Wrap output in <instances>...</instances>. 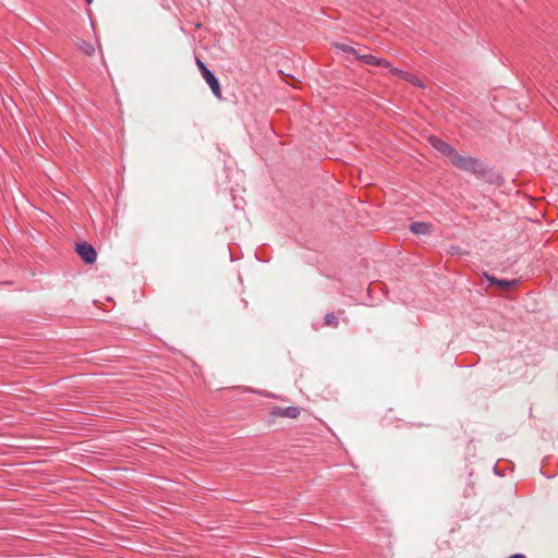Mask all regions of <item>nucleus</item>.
<instances>
[{
	"instance_id": "12",
	"label": "nucleus",
	"mask_w": 558,
	"mask_h": 558,
	"mask_svg": "<svg viewBox=\"0 0 558 558\" xmlns=\"http://www.w3.org/2000/svg\"><path fill=\"white\" fill-rule=\"evenodd\" d=\"M82 50H83L86 54H93V53H94V48H93L90 45H84V46H82Z\"/></svg>"
},
{
	"instance_id": "3",
	"label": "nucleus",
	"mask_w": 558,
	"mask_h": 558,
	"mask_svg": "<svg viewBox=\"0 0 558 558\" xmlns=\"http://www.w3.org/2000/svg\"><path fill=\"white\" fill-rule=\"evenodd\" d=\"M428 142L433 146V148H435L436 150H438L442 155L447 156L449 158V160H451L453 155L457 153L454 150V148H452L449 144H447L446 142L441 141L438 137L430 136L428 138Z\"/></svg>"
},
{
	"instance_id": "10",
	"label": "nucleus",
	"mask_w": 558,
	"mask_h": 558,
	"mask_svg": "<svg viewBox=\"0 0 558 558\" xmlns=\"http://www.w3.org/2000/svg\"><path fill=\"white\" fill-rule=\"evenodd\" d=\"M324 320H325V325H327V326H337L338 325V319L333 313L326 314L324 317Z\"/></svg>"
},
{
	"instance_id": "2",
	"label": "nucleus",
	"mask_w": 558,
	"mask_h": 558,
	"mask_svg": "<svg viewBox=\"0 0 558 558\" xmlns=\"http://www.w3.org/2000/svg\"><path fill=\"white\" fill-rule=\"evenodd\" d=\"M76 252L86 264L95 263L97 253L90 244H87L86 242L77 244Z\"/></svg>"
},
{
	"instance_id": "1",
	"label": "nucleus",
	"mask_w": 558,
	"mask_h": 558,
	"mask_svg": "<svg viewBox=\"0 0 558 558\" xmlns=\"http://www.w3.org/2000/svg\"><path fill=\"white\" fill-rule=\"evenodd\" d=\"M450 162L460 170L469 171L477 175L484 171L483 163L471 156H462L456 153Z\"/></svg>"
},
{
	"instance_id": "14",
	"label": "nucleus",
	"mask_w": 558,
	"mask_h": 558,
	"mask_svg": "<svg viewBox=\"0 0 558 558\" xmlns=\"http://www.w3.org/2000/svg\"><path fill=\"white\" fill-rule=\"evenodd\" d=\"M508 558H525V556L522 555V554H514V555H512V556H510Z\"/></svg>"
},
{
	"instance_id": "9",
	"label": "nucleus",
	"mask_w": 558,
	"mask_h": 558,
	"mask_svg": "<svg viewBox=\"0 0 558 558\" xmlns=\"http://www.w3.org/2000/svg\"><path fill=\"white\" fill-rule=\"evenodd\" d=\"M410 230L415 234H427L430 232V225L426 222H413Z\"/></svg>"
},
{
	"instance_id": "6",
	"label": "nucleus",
	"mask_w": 558,
	"mask_h": 558,
	"mask_svg": "<svg viewBox=\"0 0 558 558\" xmlns=\"http://www.w3.org/2000/svg\"><path fill=\"white\" fill-rule=\"evenodd\" d=\"M390 72L395 73L397 76L410 82L411 84H413L417 87H421V88L424 87V84L422 83V81L418 77H416L410 73H407V72L399 70L397 68H393V66L390 69Z\"/></svg>"
},
{
	"instance_id": "13",
	"label": "nucleus",
	"mask_w": 558,
	"mask_h": 558,
	"mask_svg": "<svg viewBox=\"0 0 558 558\" xmlns=\"http://www.w3.org/2000/svg\"><path fill=\"white\" fill-rule=\"evenodd\" d=\"M196 64H197V66H198V69H199V72H201V74H202V75H203V71H204V70H205V71H206V70H209V69L205 65V63H204L203 61H201L199 59H197Z\"/></svg>"
},
{
	"instance_id": "4",
	"label": "nucleus",
	"mask_w": 558,
	"mask_h": 558,
	"mask_svg": "<svg viewBox=\"0 0 558 558\" xmlns=\"http://www.w3.org/2000/svg\"><path fill=\"white\" fill-rule=\"evenodd\" d=\"M202 77L204 78V81L208 84L209 88L211 89L213 94L218 98V99H221L222 98V95H221V89H220V84H219V81L218 78L216 77V75L214 74L213 71L210 70H204L203 71V75Z\"/></svg>"
},
{
	"instance_id": "11",
	"label": "nucleus",
	"mask_w": 558,
	"mask_h": 558,
	"mask_svg": "<svg viewBox=\"0 0 558 558\" xmlns=\"http://www.w3.org/2000/svg\"><path fill=\"white\" fill-rule=\"evenodd\" d=\"M336 47L338 49H340L341 51L345 52V53H352L356 57V54H359L356 52V50L353 48V47H350L348 45H344V44H337Z\"/></svg>"
},
{
	"instance_id": "8",
	"label": "nucleus",
	"mask_w": 558,
	"mask_h": 558,
	"mask_svg": "<svg viewBox=\"0 0 558 558\" xmlns=\"http://www.w3.org/2000/svg\"><path fill=\"white\" fill-rule=\"evenodd\" d=\"M487 280L490 283L497 284L498 287L507 290L511 287H514L518 283V280H502V279H496L495 277L486 275Z\"/></svg>"
},
{
	"instance_id": "7",
	"label": "nucleus",
	"mask_w": 558,
	"mask_h": 558,
	"mask_svg": "<svg viewBox=\"0 0 558 558\" xmlns=\"http://www.w3.org/2000/svg\"><path fill=\"white\" fill-rule=\"evenodd\" d=\"M274 415L284 416L290 418H296L300 415V409L298 407L277 408L274 410Z\"/></svg>"
},
{
	"instance_id": "5",
	"label": "nucleus",
	"mask_w": 558,
	"mask_h": 558,
	"mask_svg": "<svg viewBox=\"0 0 558 558\" xmlns=\"http://www.w3.org/2000/svg\"><path fill=\"white\" fill-rule=\"evenodd\" d=\"M356 59L364 61L367 64L377 65V66H384L387 68L389 71L392 68L391 64L381 58H378L374 54H356Z\"/></svg>"
}]
</instances>
